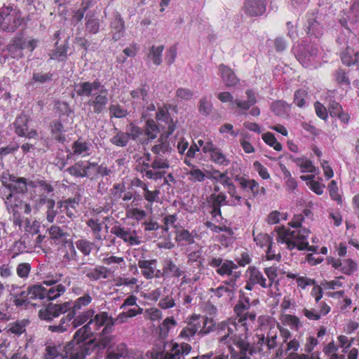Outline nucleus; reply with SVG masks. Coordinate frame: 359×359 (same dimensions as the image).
<instances>
[{
  "mask_svg": "<svg viewBox=\"0 0 359 359\" xmlns=\"http://www.w3.org/2000/svg\"><path fill=\"white\" fill-rule=\"evenodd\" d=\"M115 320L106 311H101L93 315L90 320L75 332L74 337L65 346L66 353L69 354V359H86L91 354L97 344L95 339H89L102 328L100 333L105 336L112 332Z\"/></svg>",
  "mask_w": 359,
  "mask_h": 359,
  "instance_id": "f257e3e1",
  "label": "nucleus"
},
{
  "mask_svg": "<svg viewBox=\"0 0 359 359\" xmlns=\"http://www.w3.org/2000/svg\"><path fill=\"white\" fill-rule=\"evenodd\" d=\"M213 331L219 335V342L228 346L232 357L238 355L233 344L243 352L248 350V325L239 323L236 318H230L217 324L214 323Z\"/></svg>",
  "mask_w": 359,
  "mask_h": 359,
  "instance_id": "f03ea898",
  "label": "nucleus"
},
{
  "mask_svg": "<svg viewBox=\"0 0 359 359\" xmlns=\"http://www.w3.org/2000/svg\"><path fill=\"white\" fill-rule=\"evenodd\" d=\"M304 219L302 215H294L292 221L289 223L294 229L293 230L288 229L285 226L276 227L278 243H285L289 250L297 248L299 250L315 251L316 248L309 246L307 241L310 231L305 228H301Z\"/></svg>",
  "mask_w": 359,
  "mask_h": 359,
  "instance_id": "7ed1b4c3",
  "label": "nucleus"
},
{
  "mask_svg": "<svg viewBox=\"0 0 359 359\" xmlns=\"http://www.w3.org/2000/svg\"><path fill=\"white\" fill-rule=\"evenodd\" d=\"M74 90L78 96L93 97L88 101V104L93 107L95 114H101L106 109L109 101L108 90L99 79L93 82L81 81L75 85Z\"/></svg>",
  "mask_w": 359,
  "mask_h": 359,
  "instance_id": "20e7f679",
  "label": "nucleus"
},
{
  "mask_svg": "<svg viewBox=\"0 0 359 359\" xmlns=\"http://www.w3.org/2000/svg\"><path fill=\"white\" fill-rule=\"evenodd\" d=\"M94 291L87 290L83 295L78 297L74 302H67L60 304L50 303L44 309L39 311V317L41 319L50 321L54 318L58 317L60 314L74 313V317L78 311L81 310L90 305L93 299Z\"/></svg>",
  "mask_w": 359,
  "mask_h": 359,
  "instance_id": "39448f33",
  "label": "nucleus"
},
{
  "mask_svg": "<svg viewBox=\"0 0 359 359\" xmlns=\"http://www.w3.org/2000/svg\"><path fill=\"white\" fill-rule=\"evenodd\" d=\"M208 265L215 269L216 273L221 276H231V278L223 282L224 285L232 288V292L235 288L236 280L241 276L240 271H235L238 268L237 265L231 260L224 259L221 257L208 255L207 257Z\"/></svg>",
  "mask_w": 359,
  "mask_h": 359,
  "instance_id": "423d86ee",
  "label": "nucleus"
},
{
  "mask_svg": "<svg viewBox=\"0 0 359 359\" xmlns=\"http://www.w3.org/2000/svg\"><path fill=\"white\" fill-rule=\"evenodd\" d=\"M214 322L212 318L192 316L187 325L182 330L180 337L189 341L196 333L203 337L213 331Z\"/></svg>",
  "mask_w": 359,
  "mask_h": 359,
  "instance_id": "0eeeda50",
  "label": "nucleus"
},
{
  "mask_svg": "<svg viewBox=\"0 0 359 359\" xmlns=\"http://www.w3.org/2000/svg\"><path fill=\"white\" fill-rule=\"evenodd\" d=\"M23 22L21 12L12 6L0 8V29L7 32H14Z\"/></svg>",
  "mask_w": 359,
  "mask_h": 359,
  "instance_id": "6e6552de",
  "label": "nucleus"
},
{
  "mask_svg": "<svg viewBox=\"0 0 359 359\" xmlns=\"http://www.w3.org/2000/svg\"><path fill=\"white\" fill-rule=\"evenodd\" d=\"M253 344L249 343V354L251 355L259 354L260 356L268 357L272 351L278 346L276 334H256Z\"/></svg>",
  "mask_w": 359,
  "mask_h": 359,
  "instance_id": "1a4fd4ad",
  "label": "nucleus"
},
{
  "mask_svg": "<svg viewBox=\"0 0 359 359\" xmlns=\"http://www.w3.org/2000/svg\"><path fill=\"white\" fill-rule=\"evenodd\" d=\"M29 187L35 188L36 196L33 198L34 210L38 212L43 206L41 201H52L54 199V188L47 181L39 180L37 182H30Z\"/></svg>",
  "mask_w": 359,
  "mask_h": 359,
  "instance_id": "9d476101",
  "label": "nucleus"
},
{
  "mask_svg": "<svg viewBox=\"0 0 359 359\" xmlns=\"http://www.w3.org/2000/svg\"><path fill=\"white\" fill-rule=\"evenodd\" d=\"M319 48L313 43L302 45L296 51V58L306 68H316Z\"/></svg>",
  "mask_w": 359,
  "mask_h": 359,
  "instance_id": "9b49d317",
  "label": "nucleus"
},
{
  "mask_svg": "<svg viewBox=\"0 0 359 359\" xmlns=\"http://www.w3.org/2000/svg\"><path fill=\"white\" fill-rule=\"evenodd\" d=\"M2 185L6 187L9 193L14 194H25L27 191L28 183L27 179L17 177L8 172H4L1 175Z\"/></svg>",
  "mask_w": 359,
  "mask_h": 359,
  "instance_id": "f8f14e48",
  "label": "nucleus"
},
{
  "mask_svg": "<svg viewBox=\"0 0 359 359\" xmlns=\"http://www.w3.org/2000/svg\"><path fill=\"white\" fill-rule=\"evenodd\" d=\"M250 309V298L247 297H241L237 304L234 306V312L238 317L237 320L245 325H250L256 319L257 314L255 311H249Z\"/></svg>",
  "mask_w": 359,
  "mask_h": 359,
  "instance_id": "ddd939ff",
  "label": "nucleus"
},
{
  "mask_svg": "<svg viewBox=\"0 0 359 359\" xmlns=\"http://www.w3.org/2000/svg\"><path fill=\"white\" fill-rule=\"evenodd\" d=\"M110 232L130 245H137L141 243L135 229L121 226L118 222L111 227Z\"/></svg>",
  "mask_w": 359,
  "mask_h": 359,
  "instance_id": "4468645a",
  "label": "nucleus"
},
{
  "mask_svg": "<svg viewBox=\"0 0 359 359\" xmlns=\"http://www.w3.org/2000/svg\"><path fill=\"white\" fill-rule=\"evenodd\" d=\"M29 117L25 114L18 116L14 123L15 133L19 137H23L28 139H37L38 133L34 129H29Z\"/></svg>",
  "mask_w": 359,
  "mask_h": 359,
  "instance_id": "2eb2a0df",
  "label": "nucleus"
},
{
  "mask_svg": "<svg viewBox=\"0 0 359 359\" xmlns=\"http://www.w3.org/2000/svg\"><path fill=\"white\" fill-rule=\"evenodd\" d=\"M181 296V292L178 290H170L166 287H163V296L159 299L158 306L164 310L173 307L180 308Z\"/></svg>",
  "mask_w": 359,
  "mask_h": 359,
  "instance_id": "dca6fc26",
  "label": "nucleus"
},
{
  "mask_svg": "<svg viewBox=\"0 0 359 359\" xmlns=\"http://www.w3.org/2000/svg\"><path fill=\"white\" fill-rule=\"evenodd\" d=\"M266 0H245L243 10L250 17L262 15L266 11Z\"/></svg>",
  "mask_w": 359,
  "mask_h": 359,
  "instance_id": "f3484780",
  "label": "nucleus"
},
{
  "mask_svg": "<svg viewBox=\"0 0 359 359\" xmlns=\"http://www.w3.org/2000/svg\"><path fill=\"white\" fill-rule=\"evenodd\" d=\"M97 165V163H90L87 161H79L73 165L69 167L66 171L75 177H88L90 176V169L95 168Z\"/></svg>",
  "mask_w": 359,
  "mask_h": 359,
  "instance_id": "a211bd4d",
  "label": "nucleus"
},
{
  "mask_svg": "<svg viewBox=\"0 0 359 359\" xmlns=\"http://www.w3.org/2000/svg\"><path fill=\"white\" fill-rule=\"evenodd\" d=\"M79 205V200L76 198H69L57 202V208L60 209V212L65 214L72 220L77 216Z\"/></svg>",
  "mask_w": 359,
  "mask_h": 359,
  "instance_id": "6ab92c4d",
  "label": "nucleus"
},
{
  "mask_svg": "<svg viewBox=\"0 0 359 359\" xmlns=\"http://www.w3.org/2000/svg\"><path fill=\"white\" fill-rule=\"evenodd\" d=\"M156 120L158 123H164L165 126H162L166 128L167 136L170 135L175 130V124L169 113V109L167 105L159 107L156 113Z\"/></svg>",
  "mask_w": 359,
  "mask_h": 359,
  "instance_id": "aec40b11",
  "label": "nucleus"
},
{
  "mask_svg": "<svg viewBox=\"0 0 359 359\" xmlns=\"http://www.w3.org/2000/svg\"><path fill=\"white\" fill-rule=\"evenodd\" d=\"M60 280L59 278L44 280L43 283L50 288L45 287V297L48 300H53L61 296L66 291V287L62 284L55 285Z\"/></svg>",
  "mask_w": 359,
  "mask_h": 359,
  "instance_id": "412c9836",
  "label": "nucleus"
},
{
  "mask_svg": "<svg viewBox=\"0 0 359 359\" xmlns=\"http://www.w3.org/2000/svg\"><path fill=\"white\" fill-rule=\"evenodd\" d=\"M167 133H163L158 139L156 144L151 148V152L156 156L166 155L170 154L172 148L169 142L168 141Z\"/></svg>",
  "mask_w": 359,
  "mask_h": 359,
  "instance_id": "4be33fe9",
  "label": "nucleus"
},
{
  "mask_svg": "<svg viewBox=\"0 0 359 359\" xmlns=\"http://www.w3.org/2000/svg\"><path fill=\"white\" fill-rule=\"evenodd\" d=\"M246 277L250 279V283L260 285L262 288H269L270 285L262 273L255 266H250L246 271Z\"/></svg>",
  "mask_w": 359,
  "mask_h": 359,
  "instance_id": "5701e85b",
  "label": "nucleus"
},
{
  "mask_svg": "<svg viewBox=\"0 0 359 359\" xmlns=\"http://www.w3.org/2000/svg\"><path fill=\"white\" fill-rule=\"evenodd\" d=\"M219 71L220 72L222 79L227 88L233 87L239 82V79L230 67L221 64L219 66Z\"/></svg>",
  "mask_w": 359,
  "mask_h": 359,
  "instance_id": "b1692460",
  "label": "nucleus"
},
{
  "mask_svg": "<svg viewBox=\"0 0 359 359\" xmlns=\"http://www.w3.org/2000/svg\"><path fill=\"white\" fill-rule=\"evenodd\" d=\"M53 73L50 72H34L32 78L27 83L28 86H40L50 83L53 81Z\"/></svg>",
  "mask_w": 359,
  "mask_h": 359,
  "instance_id": "393cba45",
  "label": "nucleus"
},
{
  "mask_svg": "<svg viewBox=\"0 0 359 359\" xmlns=\"http://www.w3.org/2000/svg\"><path fill=\"white\" fill-rule=\"evenodd\" d=\"M306 28L307 34L313 35L316 38H318L323 34V27L317 20L316 14L313 13L308 15Z\"/></svg>",
  "mask_w": 359,
  "mask_h": 359,
  "instance_id": "a878e982",
  "label": "nucleus"
},
{
  "mask_svg": "<svg viewBox=\"0 0 359 359\" xmlns=\"http://www.w3.org/2000/svg\"><path fill=\"white\" fill-rule=\"evenodd\" d=\"M341 60L346 66H355L359 69V52L348 47L345 51L341 53Z\"/></svg>",
  "mask_w": 359,
  "mask_h": 359,
  "instance_id": "bb28decb",
  "label": "nucleus"
},
{
  "mask_svg": "<svg viewBox=\"0 0 359 359\" xmlns=\"http://www.w3.org/2000/svg\"><path fill=\"white\" fill-rule=\"evenodd\" d=\"M112 39L119 40L124 33V22L118 13H116L111 22Z\"/></svg>",
  "mask_w": 359,
  "mask_h": 359,
  "instance_id": "cd10ccee",
  "label": "nucleus"
},
{
  "mask_svg": "<svg viewBox=\"0 0 359 359\" xmlns=\"http://www.w3.org/2000/svg\"><path fill=\"white\" fill-rule=\"evenodd\" d=\"M149 87L148 86H143L142 87L136 90H132L130 93L131 97L134 103H140L142 107L149 103L148 92Z\"/></svg>",
  "mask_w": 359,
  "mask_h": 359,
  "instance_id": "c85d7f7f",
  "label": "nucleus"
},
{
  "mask_svg": "<svg viewBox=\"0 0 359 359\" xmlns=\"http://www.w3.org/2000/svg\"><path fill=\"white\" fill-rule=\"evenodd\" d=\"M18 288L17 286L12 285L11 294L13 298L14 304L17 307L27 306L30 302L28 290H23L19 292H15V290Z\"/></svg>",
  "mask_w": 359,
  "mask_h": 359,
  "instance_id": "c756f323",
  "label": "nucleus"
},
{
  "mask_svg": "<svg viewBox=\"0 0 359 359\" xmlns=\"http://www.w3.org/2000/svg\"><path fill=\"white\" fill-rule=\"evenodd\" d=\"M91 144L84 141L82 139H78L72 147V155H76L81 157H86L90 154Z\"/></svg>",
  "mask_w": 359,
  "mask_h": 359,
  "instance_id": "7c9ffc66",
  "label": "nucleus"
},
{
  "mask_svg": "<svg viewBox=\"0 0 359 359\" xmlns=\"http://www.w3.org/2000/svg\"><path fill=\"white\" fill-rule=\"evenodd\" d=\"M246 95L247 100H235L233 103V105H236V107L241 111V114H245V111L257 102L255 93L252 90H248L246 91Z\"/></svg>",
  "mask_w": 359,
  "mask_h": 359,
  "instance_id": "2f4dec72",
  "label": "nucleus"
},
{
  "mask_svg": "<svg viewBox=\"0 0 359 359\" xmlns=\"http://www.w3.org/2000/svg\"><path fill=\"white\" fill-rule=\"evenodd\" d=\"M95 310L89 309L79 313L78 315L76 314L74 318L70 322L71 329H75L85 323L88 322L90 320V318L93 316Z\"/></svg>",
  "mask_w": 359,
  "mask_h": 359,
  "instance_id": "473e14b6",
  "label": "nucleus"
},
{
  "mask_svg": "<svg viewBox=\"0 0 359 359\" xmlns=\"http://www.w3.org/2000/svg\"><path fill=\"white\" fill-rule=\"evenodd\" d=\"M156 264V259H140L138 261V266L142 269V273L144 278L151 279L154 277Z\"/></svg>",
  "mask_w": 359,
  "mask_h": 359,
  "instance_id": "72a5a7b5",
  "label": "nucleus"
},
{
  "mask_svg": "<svg viewBox=\"0 0 359 359\" xmlns=\"http://www.w3.org/2000/svg\"><path fill=\"white\" fill-rule=\"evenodd\" d=\"M74 318V313H68L60 320V324L57 325H49L48 330L53 332L62 333L71 328L70 322Z\"/></svg>",
  "mask_w": 359,
  "mask_h": 359,
  "instance_id": "f704fd0d",
  "label": "nucleus"
},
{
  "mask_svg": "<svg viewBox=\"0 0 359 359\" xmlns=\"http://www.w3.org/2000/svg\"><path fill=\"white\" fill-rule=\"evenodd\" d=\"M4 200L7 209L9 211H12L14 217H16L17 214L19 213L18 208L23 201L20 200L16 194L13 193H8L6 198H4Z\"/></svg>",
  "mask_w": 359,
  "mask_h": 359,
  "instance_id": "c9c22d12",
  "label": "nucleus"
},
{
  "mask_svg": "<svg viewBox=\"0 0 359 359\" xmlns=\"http://www.w3.org/2000/svg\"><path fill=\"white\" fill-rule=\"evenodd\" d=\"M184 274V271L180 269L171 259L165 260L163 266V275L179 278Z\"/></svg>",
  "mask_w": 359,
  "mask_h": 359,
  "instance_id": "e433bc0d",
  "label": "nucleus"
},
{
  "mask_svg": "<svg viewBox=\"0 0 359 359\" xmlns=\"http://www.w3.org/2000/svg\"><path fill=\"white\" fill-rule=\"evenodd\" d=\"M109 270L104 266H97L90 269L86 273V277L93 281H96L100 278L106 279L109 277Z\"/></svg>",
  "mask_w": 359,
  "mask_h": 359,
  "instance_id": "4c0bfd02",
  "label": "nucleus"
},
{
  "mask_svg": "<svg viewBox=\"0 0 359 359\" xmlns=\"http://www.w3.org/2000/svg\"><path fill=\"white\" fill-rule=\"evenodd\" d=\"M86 224L90 228V231L95 241H101L102 240L101 231L102 229V224L100 219L91 217L86 221Z\"/></svg>",
  "mask_w": 359,
  "mask_h": 359,
  "instance_id": "58836bf2",
  "label": "nucleus"
},
{
  "mask_svg": "<svg viewBox=\"0 0 359 359\" xmlns=\"http://www.w3.org/2000/svg\"><path fill=\"white\" fill-rule=\"evenodd\" d=\"M290 159L296 163L301 169L302 172H315L316 167L313 165L311 161L307 159L305 157H294L293 156H290Z\"/></svg>",
  "mask_w": 359,
  "mask_h": 359,
  "instance_id": "ea45409f",
  "label": "nucleus"
},
{
  "mask_svg": "<svg viewBox=\"0 0 359 359\" xmlns=\"http://www.w3.org/2000/svg\"><path fill=\"white\" fill-rule=\"evenodd\" d=\"M86 30L92 34H97L100 27V22L98 17L93 13H88L86 16Z\"/></svg>",
  "mask_w": 359,
  "mask_h": 359,
  "instance_id": "a19ab883",
  "label": "nucleus"
},
{
  "mask_svg": "<svg viewBox=\"0 0 359 359\" xmlns=\"http://www.w3.org/2000/svg\"><path fill=\"white\" fill-rule=\"evenodd\" d=\"M43 205H46V218L49 223H53L55 221L56 215L58 214L57 208V203L55 200L52 201H41Z\"/></svg>",
  "mask_w": 359,
  "mask_h": 359,
  "instance_id": "79ce46f5",
  "label": "nucleus"
},
{
  "mask_svg": "<svg viewBox=\"0 0 359 359\" xmlns=\"http://www.w3.org/2000/svg\"><path fill=\"white\" fill-rule=\"evenodd\" d=\"M164 50L163 45L155 46H152L149 51L147 57L154 62L156 65H160L162 62V53Z\"/></svg>",
  "mask_w": 359,
  "mask_h": 359,
  "instance_id": "37998d69",
  "label": "nucleus"
},
{
  "mask_svg": "<svg viewBox=\"0 0 359 359\" xmlns=\"http://www.w3.org/2000/svg\"><path fill=\"white\" fill-rule=\"evenodd\" d=\"M61 252L63 253L62 262L64 263L77 260L78 255L73 243L71 242L69 244L65 246Z\"/></svg>",
  "mask_w": 359,
  "mask_h": 359,
  "instance_id": "c03bdc74",
  "label": "nucleus"
},
{
  "mask_svg": "<svg viewBox=\"0 0 359 359\" xmlns=\"http://www.w3.org/2000/svg\"><path fill=\"white\" fill-rule=\"evenodd\" d=\"M151 167L154 170H163L170 168V162L164 155L156 156L151 163Z\"/></svg>",
  "mask_w": 359,
  "mask_h": 359,
  "instance_id": "a18cd8bd",
  "label": "nucleus"
},
{
  "mask_svg": "<svg viewBox=\"0 0 359 359\" xmlns=\"http://www.w3.org/2000/svg\"><path fill=\"white\" fill-rule=\"evenodd\" d=\"M114 130L117 131V133L110 139L111 143L120 147H126L129 141L128 133L118 130L117 128H114Z\"/></svg>",
  "mask_w": 359,
  "mask_h": 359,
  "instance_id": "49530a36",
  "label": "nucleus"
},
{
  "mask_svg": "<svg viewBox=\"0 0 359 359\" xmlns=\"http://www.w3.org/2000/svg\"><path fill=\"white\" fill-rule=\"evenodd\" d=\"M76 248L84 255L88 256L93 250V248L95 245L93 242H91L87 239H79L75 242Z\"/></svg>",
  "mask_w": 359,
  "mask_h": 359,
  "instance_id": "de8ad7c7",
  "label": "nucleus"
},
{
  "mask_svg": "<svg viewBox=\"0 0 359 359\" xmlns=\"http://www.w3.org/2000/svg\"><path fill=\"white\" fill-rule=\"evenodd\" d=\"M191 346L189 344L182 343L180 344H173L170 351L175 355L177 354V358H179V359H182V358H184V355H188L191 352Z\"/></svg>",
  "mask_w": 359,
  "mask_h": 359,
  "instance_id": "09e8293b",
  "label": "nucleus"
},
{
  "mask_svg": "<svg viewBox=\"0 0 359 359\" xmlns=\"http://www.w3.org/2000/svg\"><path fill=\"white\" fill-rule=\"evenodd\" d=\"M210 156V160L217 165L226 166L230 163L229 159L219 148H217Z\"/></svg>",
  "mask_w": 359,
  "mask_h": 359,
  "instance_id": "8fccbe9b",
  "label": "nucleus"
},
{
  "mask_svg": "<svg viewBox=\"0 0 359 359\" xmlns=\"http://www.w3.org/2000/svg\"><path fill=\"white\" fill-rule=\"evenodd\" d=\"M28 294L30 300L32 299H44L45 297V287L41 285H34L29 287L28 289Z\"/></svg>",
  "mask_w": 359,
  "mask_h": 359,
  "instance_id": "3c124183",
  "label": "nucleus"
},
{
  "mask_svg": "<svg viewBox=\"0 0 359 359\" xmlns=\"http://www.w3.org/2000/svg\"><path fill=\"white\" fill-rule=\"evenodd\" d=\"M51 132L55 140L59 142H63L65 140L63 135L64 126L60 121H54L51 125Z\"/></svg>",
  "mask_w": 359,
  "mask_h": 359,
  "instance_id": "603ef678",
  "label": "nucleus"
},
{
  "mask_svg": "<svg viewBox=\"0 0 359 359\" xmlns=\"http://www.w3.org/2000/svg\"><path fill=\"white\" fill-rule=\"evenodd\" d=\"M28 324V320H17L9 324L8 331L13 334L20 335L25 332V327Z\"/></svg>",
  "mask_w": 359,
  "mask_h": 359,
  "instance_id": "864d4df0",
  "label": "nucleus"
},
{
  "mask_svg": "<svg viewBox=\"0 0 359 359\" xmlns=\"http://www.w3.org/2000/svg\"><path fill=\"white\" fill-rule=\"evenodd\" d=\"M141 187L144 191L143 196L146 201H147L150 203L159 201V190L156 189L155 191H151L149 190L148 187L146 184H143V185L141 186Z\"/></svg>",
  "mask_w": 359,
  "mask_h": 359,
  "instance_id": "5fc2aeb1",
  "label": "nucleus"
},
{
  "mask_svg": "<svg viewBox=\"0 0 359 359\" xmlns=\"http://www.w3.org/2000/svg\"><path fill=\"white\" fill-rule=\"evenodd\" d=\"M158 133V127L154 120H148L146 123L145 135L147 140H154Z\"/></svg>",
  "mask_w": 359,
  "mask_h": 359,
  "instance_id": "6e6d98bb",
  "label": "nucleus"
},
{
  "mask_svg": "<svg viewBox=\"0 0 359 359\" xmlns=\"http://www.w3.org/2000/svg\"><path fill=\"white\" fill-rule=\"evenodd\" d=\"M68 46L64 45L57 48L52 53L50 54L51 60H56L60 62L65 61L67 57Z\"/></svg>",
  "mask_w": 359,
  "mask_h": 359,
  "instance_id": "4d7b16f0",
  "label": "nucleus"
},
{
  "mask_svg": "<svg viewBox=\"0 0 359 359\" xmlns=\"http://www.w3.org/2000/svg\"><path fill=\"white\" fill-rule=\"evenodd\" d=\"M334 79L338 84L341 86H350L351 82L347 75V72L341 68H339L335 71Z\"/></svg>",
  "mask_w": 359,
  "mask_h": 359,
  "instance_id": "13d9d810",
  "label": "nucleus"
},
{
  "mask_svg": "<svg viewBox=\"0 0 359 359\" xmlns=\"http://www.w3.org/2000/svg\"><path fill=\"white\" fill-rule=\"evenodd\" d=\"M208 178L220 182L224 186H228L230 182V178L228 177L226 172H220L219 170H215L212 175H208Z\"/></svg>",
  "mask_w": 359,
  "mask_h": 359,
  "instance_id": "bf43d9fd",
  "label": "nucleus"
},
{
  "mask_svg": "<svg viewBox=\"0 0 359 359\" xmlns=\"http://www.w3.org/2000/svg\"><path fill=\"white\" fill-rule=\"evenodd\" d=\"M262 139L267 144L272 147L276 151H280L282 150L281 144L277 141L273 133L268 132L263 134Z\"/></svg>",
  "mask_w": 359,
  "mask_h": 359,
  "instance_id": "052dcab7",
  "label": "nucleus"
},
{
  "mask_svg": "<svg viewBox=\"0 0 359 359\" xmlns=\"http://www.w3.org/2000/svg\"><path fill=\"white\" fill-rule=\"evenodd\" d=\"M8 50L10 55L13 58H21L24 55L23 50L19 46V43H18L15 39L11 41L8 46Z\"/></svg>",
  "mask_w": 359,
  "mask_h": 359,
  "instance_id": "680f3d73",
  "label": "nucleus"
},
{
  "mask_svg": "<svg viewBox=\"0 0 359 359\" xmlns=\"http://www.w3.org/2000/svg\"><path fill=\"white\" fill-rule=\"evenodd\" d=\"M254 241L258 246L264 248L271 244L273 243V238L267 233H260L257 236L254 235Z\"/></svg>",
  "mask_w": 359,
  "mask_h": 359,
  "instance_id": "e2e57ef3",
  "label": "nucleus"
},
{
  "mask_svg": "<svg viewBox=\"0 0 359 359\" xmlns=\"http://www.w3.org/2000/svg\"><path fill=\"white\" fill-rule=\"evenodd\" d=\"M283 322L291 329L298 330L300 326L299 318L296 316L290 314H285L283 316Z\"/></svg>",
  "mask_w": 359,
  "mask_h": 359,
  "instance_id": "0e129e2a",
  "label": "nucleus"
},
{
  "mask_svg": "<svg viewBox=\"0 0 359 359\" xmlns=\"http://www.w3.org/2000/svg\"><path fill=\"white\" fill-rule=\"evenodd\" d=\"M175 239L177 242L184 241L187 244H192L194 243V236L188 230L186 229L177 231Z\"/></svg>",
  "mask_w": 359,
  "mask_h": 359,
  "instance_id": "69168bd1",
  "label": "nucleus"
},
{
  "mask_svg": "<svg viewBox=\"0 0 359 359\" xmlns=\"http://www.w3.org/2000/svg\"><path fill=\"white\" fill-rule=\"evenodd\" d=\"M212 110V103L209 100H208L206 97H202L198 103L199 112L204 116H208L211 113Z\"/></svg>",
  "mask_w": 359,
  "mask_h": 359,
  "instance_id": "338daca9",
  "label": "nucleus"
},
{
  "mask_svg": "<svg viewBox=\"0 0 359 359\" xmlns=\"http://www.w3.org/2000/svg\"><path fill=\"white\" fill-rule=\"evenodd\" d=\"M187 175L190 176L189 179L193 182H202L205 180L206 175L201 170L194 167L190 170Z\"/></svg>",
  "mask_w": 359,
  "mask_h": 359,
  "instance_id": "774afa93",
  "label": "nucleus"
}]
</instances>
